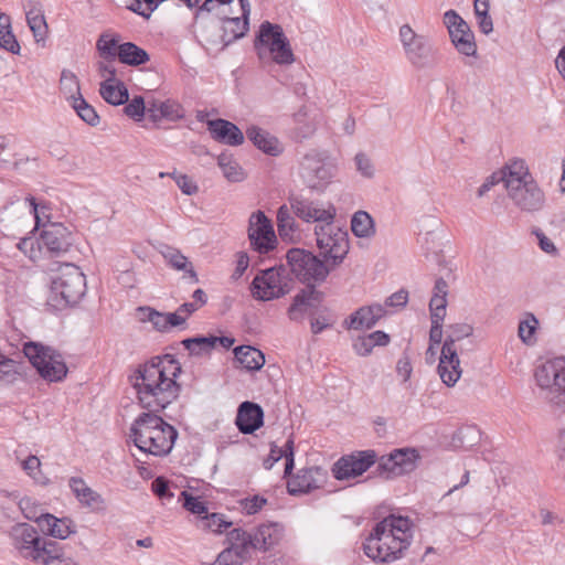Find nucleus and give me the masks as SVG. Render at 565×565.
<instances>
[{
    "instance_id": "nucleus-1",
    "label": "nucleus",
    "mask_w": 565,
    "mask_h": 565,
    "mask_svg": "<svg viewBox=\"0 0 565 565\" xmlns=\"http://www.w3.org/2000/svg\"><path fill=\"white\" fill-rule=\"evenodd\" d=\"M180 373L181 364L173 355L164 354L139 365L131 377L138 402L148 412L134 420L129 437L148 455H169L178 438V430L158 414L178 398L181 386L177 377Z\"/></svg>"
},
{
    "instance_id": "nucleus-2",
    "label": "nucleus",
    "mask_w": 565,
    "mask_h": 565,
    "mask_svg": "<svg viewBox=\"0 0 565 565\" xmlns=\"http://www.w3.org/2000/svg\"><path fill=\"white\" fill-rule=\"evenodd\" d=\"M413 521L390 514L377 522L363 542L364 554L377 563L402 558L413 541Z\"/></svg>"
},
{
    "instance_id": "nucleus-3",
    "label": "nucleus",
    "mask_w": 565,
    "mask_h": 565,
    "mask_svg": "<svg viewBox=\"0 0 565 565\" xmlns=\"http://www.w3.org/2000/svg\"><path fill=\"white\" fill-rule=\"evenodd\" d=\"M86 292V277L78 266L65 263L52 277L47 303L55 309L76 305Z\"/></svg>"
},
{
    "instance_id": "nucleus-4",
    "label": "nucleus",
    "mask_w": 565,
    "mask_h": 565,
    "mask_svg": "<svg viewBox=\"0 0 565 565\" xmlns=\"http://www.w3.org/2000/svg\"><path fill=\"white\" fill-rule=\"evenodd\" d=\"M254 46L260 60L269 56L279 65H289L295 62L290 42L279 24L269 21L262 22Z\"/></svg>"
},
{
    "instance_id": "nucleus-5",
    "label": "nucleus",
    "mask_w": 565,
    "mask_h": 565,
    "mask_svg": "<svg viewBox=\"0 0 565 565\" xmlns=\"http://www.w3.org/2000/svg\"><path fill=\"white\" fill-rule=\"evenodd\" d=\"M534 379L543 398L554 406L565 407V358L558 356L539 365Z\"/></svg>"
},
{
    "instance_id": "nucleus-6",
    "label": "nucleus",
    "mask_w": 565,
    "mask_h": 565,
    "mask_svg": "<svg viewBox=\"0 0 565 565\" xmlns=\"http://www.w3.org/2000/svg\"><path fill=\"white\" fill-rule=\"evenodd\" d=\"M23 353L39 375L47 382H61L67 374L63 356L53 348L29 341L23 344Z\"/></svg>"
},
{
    "instance_id": "nucleus-7",
    "label": "nucleus",
    "mask_w": 565,
    "mask_h": 565,
    "mask_svg": "<svg viewBox=\"0 0 565 565\" xmlns=\"http://www.w3.org/2000/svg\"><path fill=\"white\" fill-rule=\"evenodd\" d=\"M334 173L328 151L311 149L300 160L299 175L310 190L323 192Z\"/></svg>"
},
{
    "instance_id": "nucleus-8",
    "label": "nucleus",
    "mask_w": 565,
    "mask_h": 565,
    "mask_svg": "<svg viewBox=\"0 0 565 565\" xmlns=\"http://www.w3.org/2000/svg\"><path fill=\"white\" fill-rule=\"evenodd\" d=\"M287 263L295 277L307 287L323 282L333 269L324 259L302 248L288 250Z\"/></svg>"
},
{
    "instance_id": "nucleus-9",
    "label": "nucleus",
    "mask_w": 565,
    "mask_h": 565,
    "mask_svg": "<svg viewBox=\"0 0 565 565\" xmlns=\"http://www.w3.org/2000/svg\"><path fill=\"white\" fill-rule=\"evenodd\" d=\"M317 246L320 255L332 267L341 265L349 253V235L333 225V223H324L315 227Z\"/></svg>"
},
{
    "instance_id": "nucleus-10",
    "label": "nucleus",
    "mask_w": 565,
    "mask_h": 565,
    "mask_svg": "<svg viewBox=\"0 0 565 565\" xmlns=\"http://www.w3.org/2000/svg\"><path fill=\"white\" fill-rule=\"evenodd\" d=\"M250 290L255 299L269 301L289 294L291 280L287 277L286 269L282 266L279 268L271 267L262 270L253 279Z\"/></svg>"
},
{
    "instance_id": "nucleus-11",
    "label": "nucleus",
    "mask_w": 565,
    "mask_h": 565,
    "mask_svg": "<svg viewBox=\"0 0 565 565\" xmlns=\"http://www.w3.org/2000/svg\"><path fill=\"white\" fill-rule=\"evenodd\" d=\"M13 546L19 550L25 557L32 558L40 563L43 556L51 553L53 546L52 540L39 536L35 527L28 523H18L13 525L9 532Z\"/></svg>"
},
{
    "instance_id": "nucleus-12",
    "label": "nucleus",
    "mask_w": 565,
    "mask_h": 565,
    "mask_svg": "<svg viewBox=\"0 0 565 565\" xmlns=\"http://www.w3.org/2000/svg\"><path fill=\"white\" fill-rule=\"evenodd\" d=\"M419 455L415 448L393 450L388 456H382L376 461V475L392 479L415 470Z\"/></svg>"
},
{
    "instance_id": "nucleus-13",
    "label": "nucleus",
    "mask_w": 565,
    "mask_h": 565,
    "mask_svg": "<svg viewBox=\"0 0 565 565\" xmlns=\"http://www.w3.org/2000/svg\"><path fill=\"white\" fill-rule=\"evenodd\" d=\"M247 236L252 249L260 255H266L276 248L277 237L274 226L263 211H256L250 214Z\"/></svg>"
},
{
    "instance_id": "nucleus-14",
    "label": "nucleus",
    "mask_w": 565,
    "mask_h": 565,
    "mask_svg": "<svg viewBox=\"0 0 565 565\" xmlns=\"http://www.w3.org/2000/svg\"><path fill=\"white\" fill-rule=\"evenodd\" d=\"M377 461L375 450H360L340 457L332 466V476L339 480H351L362 476Z\"/></svg>"
},
{
    "instance_id": "nucleus-15",
    "label": "nucleus",
    "mask_w": 565,
    "mask_h": 565,
    "mask_svg": "<svg viewBox=\"0 0 565 565\" xmlns=\"http://www.w3.org/2000/svg\"><path fill=\"white\" fill-rule=\"evenodd\" d=\"M292 213L306 223H333L337 210L332 203H320L303 195H290L288 199Z\"/></svg>"
},
{
    "instance_id": "nucleus-16",
    "label": "nucleus",
    "mask_w": 565,
    "mask_h": 565,
    "mask_svg": "<svg viewBox=\"0 0 565 565\" xmlns=\"http://www.w3.org/2000/svg\"><path fill=\"white\" fill-rule=\"evenodd\" d=\"M513 183L505 188L509 199L522 212L533 213L543 209L545 194L535 180Z\"/></svg>"
},
{
    "instance_id": "nucleus-17",
    "label": "nucleus",
    "mask_w": 565,
    "mask_h": 565,
    "mask_svg": "<svg viewBox=\"0 0 565 565\" xmlns=\"http://www.w3.org/2000/svg\"><path fill=\"white\" fill-rule=\"evenodd\" d=\"M399 38L405 55L413 66L417 68L430 66L431 46L426 36L415 33L408 24H404L399 29Z\"/></svg>"
},
{
    "instance_id": "nucleus-18",
    "label": "nucleus",
    "mask_w": 565,
    "mask_h": 565,
    "mask_svg": "<svg viewBox=\"0 0 565 565\" xmlns=\"http://www.w3.org/2000/svg\"><path fill=\"white\" fill-rule=\"evenodd\" d=\"M444 23L457 51L466 56H475L477 45L468 23L455 10L445 12Z\"/></svg>"
},
{
    "instance_id": "nucleus-19",
    "label": "nucleus",
    "mask_w": 565,
    "mask_h": 565,
    "mask_svg": "<svg viewBox=\"0 0 565 565\" xmlns=\"http://www.w3.org/2000/svg\"><path fill=\"white\" fill-rule=\"evenodd\" d=\"M447 334L440 351V366L443 377L446 376V366L454 370L458 365V351L456 343L472 335L473 327L469 323H454L447 327Z\"/></svg>"
},
{
    "instance_id": "nucleus-20",
    "label": "nucleus",
    "mask_w": 565,
    "mask_h": 565,
    "mask_svg": "<svg viewBox=\"0 0 565 565\" xmlns=\"http://www.w3.org/2000/svg\"><path fill=\"white\" fill-rule=\"evenodd\" d=\"M327 477V471L321 467L302 468L288 480V493L291 495L310 493L321 488L326 483Z\"/></svg>"
},
{
    "instance_id": "nucleus-21",
    "label": "nucleus",
    "mask_w": 565,
    "mask_h": 565,
    "mask_svg": "<svg viewBox=\"0 0 565 565\" xmlns=\"http://www.w3.org/2000/svg\"><path fill=\"white\" fill-rule=\"evenodd\" d=\"M36 243L40 250L45 248L53 255H60L71 247V233L63 224L51 223L44 227Z\"/></svg>"
},
{
    "instance_id": "nucleus-22",
    "label": "nucleus",
    "mask_w": 565,
    "mask_h": 565,
    "mask_svg": "<svg viewBox=\"0 0 565 565\" xmlns=\"http://www.w3.org/2000/svg\"><path fill=\"white\" fill-rule=\"evenodd\" d=\"M117 58L121 64L140 66L149 62L150 55L146 50L132 42L119 44L115 36L108 39V58Z\"/></svg>"
},
{
    "instance_id": "nucleus-23",
    "label": "nucleus",
    "mask_w": 565,
    "mask_h": 565,
    "mask_svg": "<svg viewBox=\"0 0 565 565\" xmlns=\"http://www.w3.org/2000/svg\"><path fill=\"white\" fill-rule=\"evenodd\" d=\"M242 11V17L230 18L225 17L222 19V34L221 43L222 47H225L234 41L243 38L249 29V13L250 4L248 0H238Z\"/></svg>"
},
{
    "instance_id": "nucleus-24",
    "label": "nucleus",
    "mask_w": 565,
    "mask_h": 565,
    "mask_svg": "<svg viewBox=\"0 0 565 565\" xmlns=\"http://www.w3.org/2000/svg\"><path fill=\"white\" fill-rule=\"evenodd\" d=\"M235 425L242 434H253L264 425V411L260 405L245 401L237 409Z\"/></svg>"
},
{
    "instance_id": "nucleus-25",
    "label": "nucleus",
    "mask_w": 565,
    "mask_h": 565,
    "mask_svg": "<svg viewBox=\"0 0 565 565\" xmlns=\"http://www.w3.org/2000/svg\"><path fill=\"white\" fill-rule=\"evenodd\" d=\"M322 299V292L318 291L315 286L306 287L295 297L288 309V317L296 322H302L305 316L310 308L316 307Z\"/></svg>"
},
{
    "instance_id": "nucleus-26",
    "label": "nucleus",
    "mask_w": 565,
    "mask_h": 565,
    "mask_svg": "<svg viewBox=\"0 0 565 565\" xmlns=\"http://www.w3.org/2000/svg\"><path fill=\"white\" fill-rule=\"evenodd\" d=\"M207 130L212 138L228 146H239L244 142V134L233 122L225 119H213L207 121Z\"/></svg>"
},
{
    "instance_id": "nucleus-27",
    "label": "nucleus",
    "mask_w": 565,
    "mask_h": 565,
    "mask_svg": "<svg viewBox=\"0 0 565 565\" xmlns=\"http://www.w3.org/2000/svg\"><path fill=\"white\" fill-rule=\"evenodd\" d=\"M25 518L36 522L41 531L52 537L64 540L72 533L71 522L67 519H57L50 513H41L39 515L26 513Z\"/></svg>"
},
{
    "instance_id": "nucleus-28",
    "label": "nucleus",
    "mask_w": 565,
    "mask_h": 565,
    "mask_svg": "<svg viewBox=\"0 0 565 565\" xmlns=\"http://www.w3.org/2000/svg\"><path fill=\"white\" fill-rule=\"evenodd\" d=\"M284 537V526L277 522L260 524L253 533L254 550L269 551Z\"/></svg>"
},
{
    "instance_id": "nucleus-29",
    "label": "nucleus",
    "mask_w": 565,
    "mask_h": 565,
    "mask_svg": "<svg viewBox=\"0 0 565 565\" xmlns=\"http://www.w3.org/2000/svg\"><path fill=\"white\" fill-rule=\"evenodd\" d=\"M386 313L385 308L380 303L362 307L354 311L347 320L349 329H371Z\"/></svg>"
},
{
    "instance_id": "nucleus-30",
    "label": "nucleus",
    "mask_w": 565,
    "mask_h": 565,
    "mask_svg": "<svg viewBox=\"0 0 565 565\" xmlns=\"http://www.w3.org/2000/svg\"><path fill=\"white\" fill-rule=\"evenodd\" d=\"M147 114L152 121L168 119L175 121L183 117L181 105L174 100L147 99Z\"/></svg>"
},
{
    "instance_id": "nucleus-31",
    "label": "nucleus",
    "mask_w": 565,
    "mask_h": 565,
    "mask_svg": "<svg viewBox=\"0 0 565 565\" xmlns=\"http://www.w3.org/2000/svg\"><path fill=\"white\" fill-rule=\"evenodd\" d=\"M246 136L255 147L269 156L276 157L282 152L279 140L259 127L252 126L247 128Z\"/></svg>"
},
{
    "instance_id": "nucleus-32",
    "label": "nucleus",
    "mask_w": 565,
    "mask_h": 565,
    "mask_svg": "<svg viewBox=\"0 0 565 565\" xmlns=\"http://www.w3.org/2000/svg\"><path fill=\"white\" fill-rule=\"evenodd\" d=\"M68 487L83 507L95 510L103 503L102 495L89 488L81 477H71Z\"/></svg>"
},
{
    "instance_id": "nucleus-33",
    "label": "nucleus",
    "mask_w": 565,
    "mask_h": 565,
    "mask_svg": "<svg viewBox=\"0 0 565 565\" xmlns=\"http://www.w3.org/2000/svg\"><path fill=\"white\" fill-rule=\"evenodd\" d=\"M159 252L170 267L175 270L189 274L193 282L199 281L198 275L191 262L178 248L169 245H161Z\"/></svg>"
},
{
    "instance_id": "nucleus-34",
    "label": "nucleus",
    "mask_w": 565,
    "mask_h": 565,
    "mask_svg": "<svg viewBox=\"0 0 565 565\" xmlns=\"http://www.w3.org/2000/svg\"><path fill=\"white\" fill-rule=\"evenodd\" d=\"M291 212L290 206L286 204L281 205L277 211V228L282 241L294 242L300 231Z\"/></svg>"
},
{
    "instance_id": "nucleus-35",
    "label": "nucleus",
    "mask_w": 565,
    "mask_h": 565,
    "mask_svg": "<svg viewBox=\"0 0 565 565\" xmlns=\"http://www.w3.org/2000/svg\"><path fill=\"white\" fill-rule=\"evenodd\" d=\"M235 360L247 371H258L265 364L263 352L250 345H239L234 349Z\"/></svg>"
},
{
    "instance_id": "nucleus-36",
    "label": "nucleus",
    "mask_w": 565,
    "mask_h": 565,
    "mask_svg": "<svg viewBox=\"0 0 565 565\" xmlns=\"http://www.w3.org/2000/svg\"><path fill=\"white\" fill-rule=\"evenodd\" d=\"M294 121L295 127L292 129V138L295 141L302 142L315 135L317 125L315 120L308 118L306 107H301L294 114Z\"/></svg>"
},
{
    "instance_id": "nucleus-37",
    "label": "nucleus",
    "mask_w": 565,
    "mask_h": 565,
    "mask_svg": "<svg viewBox=\"0 0 565 565\" xmlns=\"http://www.w3.org/2000/svg\"><path fill=\"white\" fill-rule=\"evenodd\" d=\"M501 179L505 188L511 186L512 183L534 180L524 160H514L508 164L501 172Z\"/></svg>"
},
{
    "instance_id": "nucleus-38",
    "label": "nucleus",
    "mask_w": 565,
    "mask_h": 565,
    "mask_svg": "<svg viewBox=\"0 0 565 565\" xmlns=\"http://www.w3.org/2000/svg\"><path fill=\"white\" fill-rule=\"evenodd\" d=\"M0 49L12 54H20V44L11 30V19L0 11Z\"/></svg>"
},
{
    "instance_id": "nucleus-39",
    "label": "nucleus",
    "mask_w": 565,
    "mask_h": 565,
    "mask_svg": "<svg viewBox=\"0 0 565 565\" xmlns=\"http://www.w3.org/2000/svg\"><path fill=\"white\" fill-rule=\"evenodd\" d=\"M352 233L360 238H370L375 234L373 217L365 211H358L351 220Z\"/></svg>"
},
{
    "instance_id": "nucleus-40",
    "label": "nucleus",
    "mask_w": 565,
    "mask_h": 565,
    "mask_svg": "<svg viewBox=\"0 0 565 565\" xmlns=\"http://www.w3.org/2000/svg\"><path fill=\"white\" fill-rule=\"evenodd\" d=\"M181 343L191 355L202 356L212 352L216 345V339L214 335H200L184 339Z\"/></svg>"
},
{
    "instance_id": "nucleus-41",
    "label": "nucleus",
    "mask_w": 565,
    "mask_h": 565,
    "mask_svg": "<svg viewBox=\"0 0 565 565\" xmlns=\"http://www.w3.org/2000/svg\"><path fill=\"white\" fill-rule=\"evenodd\" d=\"M127 86L115 77L114 71L108 68V104L119 106L128 103Z\"/></svg>"
},
{
    "instance_id": "nucleus-42",
    "label": "nucleus",
    "mask_w": 565,
    "mask_h": 565,
    "mask_svg": "<svg viewBox=\"0 0 565 565\" xmlns=\"http://www.w3.org/2000/svg\"><path fill=\"white\" fill-rule=\"evenodd\" d=\"M60 88L62 94L70 102V105L74 104V99H77V97H83L81 94L79 82L76 75L68 70L62 71Z\"/></svg>"
},
{
    "instance_id": "nucleus-43",
    "label": "nucleus",
    "mask_w": 565,
    "mask_h": 565,
    "mask_svg": "<svg viewBox=\"0 0 565 565\" xmlns=\"http://www.w3.org/2000/svg\"><path fill=\"white\" fill-rule=\"evenodd\" d=\"M224 177L231 182H239L244 179V172L232 156L222 153L217 159Z\"/></svg>"
},
{
    "instance_id": "nucleus-44",
    "label": "nucleus",
    "mask_w": 565,
    "mask_h": 565,
    "mask_svg": "<svg viewBox=\"0 0 565 565\" xmlns=\"http://www.w3.org/2000/svg\"><path fill=\"white\" fill-rule=\"evenodd\" d=\"M26 22L36 42L45 39L47 24L44 15L38 10H30L26 13Z\"/></svg>"
},
{
    "instance_id": "nucleus-45",
    "label": "nucleus",
    "mask_w": 565,
    "mask_h": 565,
    "mask_svg": "<svg viewBox=\"0 0 565 565\" xmlns=\"http://www.w3.org/2000/svg\"><path fill=\"white\" fill-rule=\"evenodd\" d=\"M72 108L76 111V114L88 125L95 126L99 121V116L83 97H77L74 99V104H71Z\"/></svg>"
},
{
    "instance_id": "nucleus-46",
    "label": "nucleus",
    "mask_w": 565,
    "mask_h": 565,
    "mask_svg": "<svg viewBox=\"0 0 565 565\" xmlns=\"http://www.w3.org/2000/svg\"><path fill=\"white\" fill-rule=\"evenodd\" d=\"M537 326L539 321L532 313H529L524 320L520 321L518 333L525 344H533L535 342L534 334Z\"/></svg>"
},
{
    "instance_id": "nucleus-47",
    "label": "nucleus",
    "mask_w": 565,
    "mask_h": 565,
    "mask_svg": "<svg viewBox=\"0 0 565 565\" xmlns=\"http://www.w3.org/2000/svg\"><path fill=\"white\" fill-rule=\"evenodd\" d=\"M124 114L135 121H141L147 111V100L142 96H135L126 103Z\"/></svg>"
},
{
    "instance_id": "nucleus-48",
    "label": "nucleus",
    "mask_w": 565,
    "mask_h": 565,
    "mask_svg": "<svg viewBox=\"0 0 565 565\" xmlns=\"http://www.w3.org/2000/svg\"><path fill=\"white\" fill-rule=\"evenodd\" d=\"M232 525L220 513H206L202 516V526L211 530L214 533H222L224 530Z\"/></svg>"
},
{
    "instance_id": "nucleus-49",
    "label": "nucleus",
    "mask_w": 565,
    "mask_h": 565,
    "mask_svg": "<svg viewBox=\"0 0 565 565\" xmlns=\"http://www.w3.org/2000/svg\"><path fill=\"white\" fill-rule=\"evenodd\" d=\"M50 551L51 553L45 554L40 563H43L44 565H77L72 558L64 557L60 553L57 542H53V546H51Z\"/></svg>"
},
{
    "instance_id": "nucleus-50",
    "label": "nucleus",
    "mask_w": 565,
    "mask_h": 565,
    "mask_svg": "<svg viewBox=\"0 0 565 565\" xmlns=\"http://www.w3.org/2000/svg\"><path fill=\"white\" fill-rule=\"evenodd\" d=\"M41 461L40 459L34 456L30 455L25 460L22 462L23 470L38 483L45 484V478L43 477L41 470Z\"/></svg>"
},
{
    "instance_id": "nucleus-51",
    "label": "nucleus",
    "mask_w": 565,
    "mask_h": 565,
    "mask_svg": "<svg viewBox=\"0 0 565 565\" xmlns=\"http://www.w3.org/2000/svg\"><path fill=\"white\" fill-rule=\"evenodd\" d=\"M181 497L183 498V507L193 514L205 515L207 513V508L203 501L199 498L193 497L188 491H182Z\"/></svg>"
},
{
    "instance_id": "nucleus-52",
    "label": "nucleus",
    "mask_w": 565,
    "mask_h": 565,
    "mask_svg": "<svg viewBox=\"0 0 565 565\" xmlns=\"http://www.w3.org/2000/svg\"><path fill=\"white\" fill-rule=\"evenodd\" d=\"M26 201L30 203L31 212L33 213L36 227L47 226L44 223V220L49 218V214H47L49 206L44 203H36L35 199L33 196H28Z\"/></svg>"
},
{
    "instance_id": "nucleus-53",
    "label": "nucleus",
    "mask_w": 565,
    "mask_h": 565,
    "mask_svg": "<svg viewBox=\"0 0 565 565\" xmlns=\"http://www.w3.org/2000/svg\"><path fill=\"white\" fill-rule=\"evenodd\" d=\"M437 371H438V374H439L443 383L445 385H447L448 387H452L458 382V380L460 379L461 373H462V370L460 367V360L458 359V365L455 367V370L450 365L446 366V370H445L446 376H444V377H443L444 373H443L440 363L438 364Z\"/></svg>"
},
{
    "instance_id": "nucleus-54",
    "label": "nucleus",
    "mask_w": 565,
    "mask_h": 565,
    "mask_svg": "<svg viewBox=\"0 0 565 565\" xmlns=\"http://www.w3.org/2000/svg\"><path fill=\"white\" fill-rule=\"evenodd\" d=\"M267 503V499L260 495H254L250 498H245L241 501V507L243 511L248 514H255L262 510V508Z\"/></svg>"
},
{
    "instance_id": "nucleus-55",
    "label": "nucleus",
    "mask_w": 565,
    "mask_h": 565,
    "mask_svg": "<svg viewBox=\"0 0 565 565\" xmlns=\"http://www.w3.org/2000/svg\"><path fill=\"white\" fill-rule=\"evenodd\" d=\"M356 170L365 178L374 175V167L371 159L363 152L356 153L355 158Z\"/></svg>"
},
{
    "instance_id": "nucleus-56",
    "label": "nucleus",
    "mask_w": 565,
    "mask_h": 565,
    "mask_svg": "<svg viewBox=\"0 0 565 565\" xmlns=\"http://www.w3.org/2000/svg\"><path fill=\"white\" fill-rule=\"evenodd\" d=\"M231 545L250 544L254 547L253 533H248L242 529H233L228 533Z\"/></svg>"
},
{
    "instance_id": "nucleus-57",
    "label": "nucleus",
    "mask_w": 565,
    "mask_h": 565,
    "mask_svg": "<svg viewBox=\"0 0 565 565\" xmlns=\"http://www.w3.org/2000/svg\"><path fill=\"white\" fill-rule=\"evenodd\" d=\"M285 471L284 477L291 476L295 467V450H294V438L290 436L285 444Z\"/></svg>"
},
{
    "instance_id": "nucleus-58",
    "label": "nucleus",
    "mask_w": 565,
    "mask_h": 565,
    "mask_svg": "<svg viewBox=\"0 0 565 565\" xmlns=\"http://www.w3.org/2000/svg\"><path fill=\"white\" fill-rule=\"evenodd\" d=\"M151 489L153 493L162 500L173 497V493L169 489V482L163 477H157L151 483Z\"/></svg>"
},
{
    "instance_id": "nucleus-59",
    "label": "nucleus",
    "mask_w": 565,
    "mask_h": 565,
    "mask_svg": "<svg viewBox=\"0 0 565 565\" xmlns=\"http://www.w3.org/2000/svg\"><path fill=\"white\" fill-rule=\"evenodd\" d=\"M446 307L447 298H443L439 296L431 297L429 301L430 319H437V316L440 317V319H445Z\"/></svg>"
},
{
    "instance_id": "nucleus-60",
    "label": "nucleus",
    "mask_w": 565,
    "mask_h": 565,
    "mask_svg": "<svg viewBox=\"0 0 565 565\" xmlns=\"http://www.w3.org/2000/svg\"><path fill=\"white\" fill-rule=\"evenodd\" d=\"M285 456V447L280 448L275 443L270 444V451L268 457L264 460V468L269 470L273 466Z\"/></svg>"
},
{
    "instance_id": "nucleus-61",
    "label": "nucleus",
    "mask_w": 565,
    "mask_h": 565,
    "mask_svg": "<svg viewBox=\"0 0 565 565\" xmlns=\"http://www.w3.org/2000/svg\"><path fill=\"white\" fill-rule=\"evenodd\" d=\"M431 327L429 331V342L430 344L439 345L443 340V322L444 319L437 316V319H430Z\"/></svg>"
},
{
    "instance_id": "nucleus-62",
    "label": "nucleus",
    "mask_w": 565,
    "mask_h": 565,
    "mask_svg": "<svg viewBox=\"0 0 565 565\" xmlns=\"http://www.w3.org/2000/svg\"><path fill=\"white\" fill-rule=\"evenodd\" d=\"M175 183L186 195H192L199 190L198 185L186 174L175 175Z\"/></svg>"
},
{
    "instance_id": "nucleus-63",
    "label": "nucleus",
    "mask_w": 565,
    "mask_h": 565,
    "mask_svg": "<svg viewBox=\"0 0 565 565\" xmlns=\"http://www.w3.org/2000/svg\"><path fill=\"white\" fill-rule=\"evenodd\" d=\"M373 344L367 335L358 338L353 343V349L361 356L369 355L373 350Z\"/></svg>"
},
{
    "instance_id": "nucleus-64",
    "label": "nucleus",
    "mask_w": 565,
    "mask_h": 565,
    "mask_svg": "<svg viewBox=\"0 0 565 565\" xmlns=\"http://www.w3.org/2000/svg\"><path fill=\"white\" fill-rule=\"evenodd\" d=\"M213 565H241L235 557V550H231L230 547L222 551Z\"/></svg>"
}]
</instances>
